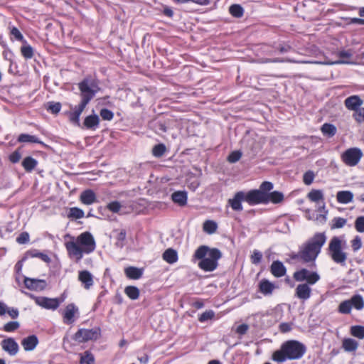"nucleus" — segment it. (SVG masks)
<instances>
[{
  "instance_id": "nucleus-52",
  "label": "nucleus",
  "mask_w": 364,
  "mask_h": 364,
  "mask_svg": "<svg viewBox=\"0 0 364 364\" xmlns=\"http://www.w3.org/2000/svg\"><path fill=\"white\" fill-rule=\"evenodd\" d=\"M61 109V104L60 102H50L48 104L47 110L53 114H58Z\"/></svg>"
},
{
  "instance_id": "nucleus-20",
  "label": "nucleus",
  "mask_w": 364,
  "mask_h": 364,
  "mask_svg": "<svg viewBox=\"0 0 364 364\" xmlns=\"http://www.w3.org/2000/svg\"><path fill=\"white\" fill-rule=\"evenodd\" d=\"M100 117L94 114L86 117L82 124V128L95 131L99 127Z\"/></svg>"
},
{
  "instance_id": "nucleus-50",
  "label": "nucleus",
  "mask_w": 364,
  "mask_h": 364,
  "mask_svg": "<svg viewBox=\"0 0 364 364\" xmlns=\"http://www.w3.org/2000/svg\"><path fill=\"white\" fill-rule=\"evenodd\" d=\"M215 316V312L213 310H208L201 314L198 318L200 322L203 323L211 320Z\"/></svg>"
},
{
  "instance_id": "nucleus-42",
  "label": "nucleus",
  "mask_w": 364,
  "mask_h": 364,
  "mask_svg": "<svg viewBox=\"0 0 364 364\" xmlns=\"http://www.w3.org/2000/svg\"><path fill=\"white\" fill-rule=\"evenodd\" d=\"M350 333L359 339L364 338V326L359 325L352 326L350 327Z\"/></svg>"
},
{
  "instance_id": "nucleus-19",
  "label": "nucleus",
  "mask_w": 364,
  "mask_h": 364,
  "mask_svg": "<svg viewBox=\"0 0 364 364\" xmlns=\"http://www.w3.org/2000/svg\"><path fill=\"white\" fill-rule=\"evenodd\" d=\"M38 338L36 335H30L21 340V344L26 351L33 350L38 344Z\"/></svg>"
},
{
  "instance_id": "nucleus-63",
  "label": "nucleus",
  "mask_w": 364,
  "mask_h": 364,
  "mask_svg": "<svg viewBox=\"0 0 364 364\" xmlns=\"http://www.w3.org/2000/svg\"><path fill=\"white\" fill-rule=\"evenodd\" d=\"M107 208L112 213H118L121 209V204L118 201H112L107 205Z\"/></svg>"
},
{
  "instance_id": "nucleus-3",
  "label": "nucleus",
  "mask_w": 364,
  "mask_h": 364,
  "mask_svg": "<svg viewBox=\"0 0 364 364\" xmlns=\"http://www.w3.org/2000/svg\"><path fill=\"white\" fill-rule=\"evenodd\" d=\"M306 352V346L296 340H289L284 342L279 350L274 352L272 360L283 363L287 360H299Z\"/></svg>"
},
{
  "instance_id": "nucleus-35",
  "label": "nucleus",
  "mask_w": 364,
  "mask_h": 364,
  "mask_svg": "<svg viewBox=\"0 0 364 364\" xmlns=\"http://www.w3.org/2000/svg\"><path fill=\"white\" fill-rule=\"evenodd\" d=\"M229 12L233 17L240 18L244 15V9L240 4H232L229 7Z\"/></svg>"
},
{
  "instance_id": "nucleus-55",
  "label": "nucleus",
  "mask_w": 364,
  "mask_h": 364,
  "mask_svg": "<svg viewBox=\"0 0 364 364\" xmlns=\"http://www.w3.org/2000/svg\"><path fill=\"white\" fill-rule=\"evenodd\" d=\"M362 240L358 235H356L351 241V247L354 252L358 251L362 247Z\"/></svg>"
},
{
  "instance_id": "nucleus-34",
  "label": "nucleus",
  "mask_w": 364,
  "mask_h": 364,
  "mask_svg": "<svg viewBox=\"0 0 364 364\" xmlns=\"http://www.w3.org/2000/svg\"><path fill=\"white\" fill-rule=\"evenodd\" d=\"M267 203L269 201L273 203H278L282 202L284 199L283 193L279 191H273L269 193H267Z\"/></svg>"
},
{
  "instance_id": "nucleus-32",
  "label": "nucleus",
  "mask_w": 364,
  "mask_h": 364,
  "mask_svg": "<svg viewBox=\"0 0 364 364\" xmlns=\"http://www.w3.org/2000/svg\"><path fill=\"white\" fill-rule=\"evenodd\" d=\"M163 259L169 264H173L178 260L177 252L172 248H168L163 253Z\"/></svg>"
},
{
  "instance_id": "nucleus-25",
  "label": "nucleus",
  "mask_w": 364,
  "mask_h": 364,
  "mask_svg": "<svg viewBox=\"0 0 364 364\" xmlns=\"http://www.w3.org/2000/svg\"><path fill=\"white\" fill-rule=\"evenodd\" d=\"M80 200L83 204L91 205L96 202V195L92 190H85L80 194Z\"/></svg>"
},
{
  "instance_id": "nucleus-54",
  "label": "nucleus",
  "mask_w": 364,
  "mask_h": 364,
  "mask_svg": "<svg viewBox=\"0 0 364 364\" xmlns=\"http://www.w3.org/2000/svg\"><path fill=\"white\" fill-rule=\"evenodd\" d=\"M100 117L104 120L110 121L114 117V113L111 110H109L107 108L102 109L100 112Z\"/></svg>"
},
{
  "instance_id": "nucleus-5",
  "label": "nucleus",
  "mask_w": 364,
  "mask_h": 364,
  "mask_svg": "<svg viewBox=\"0 0 364 364\" xmlns=\"http://www.w3.org/2000/svg\"><path fill=\"white\" fill-rule=\"evenodd\" d=\"M80 92L81 102L88 105L100 90L97 80L92 77H85L78 83Z\"/></svg>"
},
{
  "instance_id": "nucleus-11",
  "label": "nucleus",
  "mask_w": 364,
  "mask_h": 364,
  "mask_svg": "<svg viewBox=\"0 0 364 364\" xmlns=\"http://www.w3.org/2000/svg\"><path fill=\"white\" fill-rule=\"evenodd\" d=\"M0 346L2 350L10 356H15L19 350L18 343L11 337L3 339L0 342Z\"/></svg>"
},
{
  "instance_id": "nucleus-13",
  "label": "nucleus",
  "mask_w": 364,
  "mask_h": 364,
  "mask_svg": "<svg viewBox=\"0 0 364 364\" xmlns=\"http://www.w3.org/2000/svg\"><path fill=\"white\" fill-rule=\"evenodd\" d=\"M25 287L33 291H43L47 287V282L44 279H31L29 277L24 278Z\"/></svg>"
},
{
  "instance_id": "nucleus-49",
  "label": "nucleus",
  "mask_w": 364,
  "mask_h": 364,
  "mask_svg": "<svg viewBox=\"0 0 364 364\" xmlns=\"http://www.w3.org/2000/svg\"><path fill=\"white\" fill-rule=\"evenodd\" d=\"M242 152L239 150L232 151L228 156V161L234 164L237 162L242 157Z\"/></svg>"
},
{
  "instance_id": "nucleus-47",
  "label": "nucleus",
  "mask_w": 364,
  "mask_h": 364,
  "mask_svg": "<svg viewBox=\"0 0 364 364\" xmlns=\"http://www.w3.org/2000/svg\"><path fill=\"white\" fill-rule=\"evenodd\" d=\"M166 148L164 144L155 145L152 149V154L156 157L162 156L166 152Z\"/></svg>"
},
{
  "instance_id": "nucleus-23",
  "label": "nucleus",
  "mask_w": 364,
  "mask_h": 364,
  "mask_svg": "<svg viewBox=\"0 0 364 364\" xmlns=\"http://www.w3.org/2000/svg\"><path fill=\"white\" fill-rule=\"evenodd\" d=\"M270 271L271 273L275 277H282L284 276L287 273V269L284 264L279 261H274L270 267Z\"/></svg>"
},
{
  "instance_id": "nucleus-1",
  "label": "nucleus",
  "mask_w": 364,
  "mask_h": 364,
  "mask_svg": "<svg viewBox=\"0 0 364 364\" xmlns=\"http://www.w3.org/2000/svg\"><path fill=\"white\" fill-rule=\"evenodd\" d=\"M326 241L324 233H316L312 237L303 243L298 252L291 256L293 259H300L304 262H315Z\"/></svg>"
},
{
  "instance_id": "nucleus-27",
  "label": "nucleus",
  "mask_w": 364,
  "mask_h": 364,
  "mask_svg": "<svg viewBox=\"0 0 364 364\" xmlns=\"http://www.w3.org/2000/svg\"><path fill=\"white\" fill-rule=\"evenodd\" d=\"M336 199L341 204H348L353 201V193L350 191H340L336 194Z\"/></svg>"
},
{
  "instance_id": "nucleus-51",
  "label": "nucleus",
  "mask_w": 364,
  "mask_h": 364,
  "mask_svg": "<svg viewBox=\"0 0 364 364\" xmlns=\"http://www.w3.org/2000/svg\"><path fill=\"white\" fill-rule=\"evenodd\" d=\"M19 326L20 325L18 321H9L4 326L3 330L6 332H13L17 330L19 328Z\"/></svg>"
},
{
  "instance_id": "nucleus-17",
  "label": "nucleus",
  "mask_w": 364,
  "mask_h": 364,
  "mask_svg": "<svg viewBox=\"0 0 364 364\" xmlns=\"http://www.w3.org/2000/svg\"><path fill=\"white\" fill-rule=\"evenodd\" d=\"M78 280L84 289L88 290L94 284L93 275L88 270H82L78 272Z\"/></svg>"
},
{
  "instance_id": "nucleus-6",
  "label": "nucleus",
  "mask_w": 364,
  "mask_h": 364,
  "mask_svg": "<svg viewBox=\"0 0 364 364\" xmlns=\"http://www.w3.org/2000/svg\"><path fill=\"white\" fill-rule=\"evenodd\" d=\"M328 250L334 262L345 265L347 254L343 250L342 241L338 237H333L328 245Z\"/></svg>"
},
{
  "instance_id": "nucleus-30",
  "label": "nucleus",
  "mask_w": 364,
  "mask_h": 364,
  "mask_svg": "<svg viewBox=\"0 0 364 364\" xmlns=\"http://www.w3.org/2000/svg\"><path fill=\"white\" fill-rule=\"evenodd\" d=\"M38 165V161L32 156H26L22 161V166L26 172H31Z\"/></svg>"
},
{
  "instance_id": "nucleus-62",
  "label": "nucleus",
  "mask_w": 364,
  "mask_h": 364,
  "mask_svg": "<svg viewBox=\"0 0 364 364\" xmlns=\"http://www.w3.org/2000/svg\"><path fill=\"white\" fill-rule=\"evenodd\" d=\"M11 34L17 40L20 41L24 43H26V41L24 40L23 35L20 32V31L16 28L13 27L11 31Z\"/></svg>"
},
{
  "instance_id": "nucleus-33",
  "label": "nucleus",
  "mask_w": 364,
  "mask_h": 364,
  "mask_svg": "<svg viewBox=\"0 0 364 364\" xmlns=\"http://www.w3.org/2000/svg\"><path fill=\"white\" fill-rule=\"evenodd\" d=\"M352 308L356 310H362L364 308V299L360 294H355L349 299Z\"/></svg>"
},
{
  "instance_id": "nucleus-8",
  "label": "nucleus",
  "mask_w": 364,
  "mask_h": 364,
  "mask_svg": "<svg viewBox=\"0 0 364 364\" xmlns=\"http://www.w3.org/2000/svg\"><path fill=\"white\" fill-rule=\"evenodd\" d=\"M363 153L359 148L353 147L346 150L341 155L343 162L348 166H355L360 161Z\"/></svg>"
},
{
  "instance_id": "nucleus-48",
  "label": "nucleus",
  "mask_w": 364,
  "mask_h": 364,
  "mask_svg": "<svg viewBox=\"0 0 364 364\" xmlns=\"http://www.w3.org/2000/svg\"><path fill=\"white\" fill-rule=\"evenodd\" d=\"M95 359L93 355L89 352L85 351L84 355L80 357L81 364H94Z\"/></svg>"
},
{
  "instance_id": "nucleus-26",
  "label": "nucleus",
  "mask_w": 364,
  "mask_h": 364,
  "mask_svg": "<svg viewBox=\"0 0 364 364\" xmlns=\"http://www.w3.org/2000/svg\"><path fill=\"white\" fill-rule=\"evenodd\" d=\"M172 200L180 206H184L187 204V193L186 191H175L171 195Z\"/></svg>"
},
{
  "instance_id": "nucleus-59",
  "label": "nucleus",
  "mask_w": 364,
  "mask_h": 364,
  "mask_svg": "<svg viewBox=\"0 0 364 364\" xmlns=\"http://www.w3.org/2000/svg\"><path fill=\"white\" fill-rule=\"evenodd\" d=\"M9 161L13 164L18 163L21 159V153L19 149L15 150L9 156Z\"/></svg>"
},
{
  "instance_id": "nucleus-28",
  "label": "nucleus",
  "mask_w": 364,
  "mask_h": 364,
  "mask_svg": "<svg viewBox=\"0 0 364 364\" xmlns=\"http://www.w3.org/2000/svg\"><path fill=\"white\" fill-rule=\"evenodd\" d=\"M124 274L127 277L131 279H139L143 274V269L136 267H128L124 269Z\"/></svg>"
},
{
  "instance_id": "nucleus-12",
  "label": "nucleus",
  "mask_w": 364,
  "mask_h": 364,
  "mask_svg": "<svg viewBox=\"0 0 364 364\" xmlns=\"http://www.w3.org/2000/svg\"><path fill=\"white\" fill-rule=\"evenodd\" d=\"M35 302L37 305L46 309H57L60 304L58 299H51L45 296H37L35 298Z\"/></svg>"
},
{
  "instance_id": "nucleus-40",
  "label": "nucleus",
  "mask_w": 364,
  "mask_h": 364,
  "mask_svg": "<svg viewBox=\"0 0 364 364\" xmlns=\"http://www.w3.org/2000/svg\"><path fill=\"white\" fill-rule=\"evenodd\" d=\"M346 219L341 217H336L331 220L330 223L331 229L334 230L342 228L346 225Z\"/></svg>"
},
{
  "instance_id": "nucleus-36",
  "label": "nucleus",
  "mask_w": 364,
  "mask_h": 364,
  "mask_svg": "<svg viewBox=\"0 0 364 364\" xmlns=\"http://www.w3.org/2000/svg\"><path fill=\"white\" fill-rule=\"evenodd\" d=\"M308 198L312 202H318L323 200V193L321 190L312 189L307 196Z\"/></svg>"
},
{
  "instance_id": "nucleus-39",
  "label": "nucleus",
  "mask_w": 364,
  "mask_h": 364,
  "mask_svg": "<svg viewBox=\"0 0 364 364\" xmlns=\"http://www.w3.org/2000/svg\"><path fill=\"white\" fill-rule=\"evenodd\" d=\"M203 228L208 234H213L218 229V225L215 221L208 220L204 222Z\"/></svg>"
},
{
  "instance_id": "nucleus-10",
  "label": "nucleus",
  "mask_w": 364,
  "mask_h": 364,
  "mask_svg": "<svg viewBox=\"0 0 364 364\" xmlns=\"http://www.w3.org/2000/svg\"><path fill=\"white\" fill-rule=\"evenodd\" d=\"M99 332L95 329H79L73 336V339L78 343H83L90 340H96Z\"/></svg>"
},
{
  "instance_id": "nucleus-21",
  "label": "nucleus",
  "mask_w": 364,
  "mask_h": 364,
  "mask_svg": "<svg viewBox=\"0 0 364 364\" xmlns=\"http://www.w3.org/2000/svg\"><path fill=\"white\" fill-rule=\"evenodd\" d=\"M344 104L349 110L355 111L363 104V100L358 95H351L345 100Z\"/></svg>"
},
{
  "instance_id": "nucleus-7",
  "label": "nucleus",
  "mask_w": 364,
  "mask_h": 364,
  "mask_svg": "<svg viewBox=\"0 0 364 364\" xmlns=\"http://www.w3.org/2000/svg\"><path fill=\"white\" fill-rule=\"evenodd\" d=\"M293 278L296 282H306L304 284L313 286L320 280L321 277L316 271H310L306 268H301L294 272Z\"/></svg>"
},
{
  "instance_id": "nucleus-56",
  "label": "nucleus",
  "mask_w": 364,
  "mask_h": 364,
  "mask_svg": "<svg viewBox=\"0 0 364 364\" xmlns=\"http://www.w3.org/2000/svg\"><path fill=\"white\" fill-rule=\"evenodd\" d=\"M314 177V173L312 171H308L304 174L303 181L306 185L309 186L313 183Z\"/></svg>"
},
{
  "instance_id": "nucleus-53",
  "label": "nucleus",
  "mask_w": 364,
  "mask_h": 364,
  "mask_svg": "<svg viewBox=\"0 0 364 364\" xmlns=\"http://www.w3.org/2000/svg\"><path fill=\"white\" fill-rule=\"evenodd\" d=\"M250 259L252 264H258L262 261V253L257 250H254Z\"/></svg>"
},
{
  "instance_id": "nucleus-44",
  "label": "nucleus",
  "mask_w": 364,
  "mask_h": 364,
  "mask_svg": "<svg viewBox=\"0 0 364 364\" xmlns=\"http://www.w3.org/2000/svg\"><path fill=\"white\" fill-rule=\"evenodd\" d=\"M351 309L352 306L349 299L342 301L338 306V311L343 314H349Z\"/></svg>"
},
{
  "instance_id": "nucleus-37",
  "label": "nucleus",
  "mask_w": 364,
  "mask_h": 364,
  "mask_svg": "<svg viewBox=\"0 0 364 364\" xmlns=\"http://www.w3.org/2000/svg\"><path fill=\"white\" fill-rule=\"evenodd\" d=\"M124 293L132 300H136L139 296V289L134 286H127L124 289Z\"/></svg>"
},
{
  "instance_id": "nucleus-38",
  "label": "nucleus",
  "mask_w": 364,
  "mask_h": 364,
  "mask_svg": "<svg viewBox=\"0 0 364 364\" xmlns=\"http://www.w3.org/2000/svg\"><path fill=\"white\" fill-rule=\"evenodd\" d=\"M321 132L323 135L332 137L336 133V127L331 124L325 123L321 127Z\"/></svg>"
},
{
  "instance_id": "nucleus-41",
  "label": "nucleus",
  "mask_w": 364,
  "mask_h": 364,
  "mask_svg": "<svg viewBox=\"0 0 364 364\" xmlns=\"http://www.w3.org/2000/svg\"><path fill=\"white\" fill-rule=\"evenodd\" d=\"M26 256L31 257H38V258L41 259L43 262H50V258L48 257V255L43 254L42 252H40L36 250L28 251L26 254Z\"/></svg>"
},
{
  "instance_id": "nucleus-60",
  "label": "nucleus",
  "mask_w": 364,
  "mask_h": 364,
  "mask_svg": "<svg viewBox=\"0 0 364 364\" xmlns=\"http://www.w3.org/2000/svg\"><path fill=\"white\" fill-rule=\"evenodd\" d=\"M274 48L281 53H288L291 50V46L284 43H279L274 46Z\"/></svg>"
},
{
  "instance_id": "nucleus-22",
  "label": "nucleus",
  "mask_w": 364,
  "mask_h": 364,
  "mask_svg": "<svg viewBox=\"0 0 364 364\" xmlns=\"http://www.w3.org/2000/svg\"><path fill=\"white\" fill-rule=\"evenodd\" d=\"M87 105L80 101V103L74 107L73 111L69 115V119L72 123L80 126V117Z\"/></svg>"
},
{
  "instance_id": "nucleus-24",
  "label": "nucleus",
  "mask_w": 364,
  "mask_h": 364,
  "mask_svg": "<svg viewBox=\"0 0 364 364\" xmlns=\"http://www.w3.org/2000/svg\"><path fill=\"white\" fill-rule=\"evenodd\" d=\"M276 288L274 284L263 279L259 283V290L264 296L271 295Z\"/></svg>"
},
{
  "instance_id": "nucleus-46",
  "label": "nucleus",
  "mask_w": 364,
  "mask_h": 364,
  "mask_svg": "<svg viewBox=\"0 0 364 364\" xmlns=\"http://www.w3.org/2000/svg\"><path fill=\"white\" fill-rule=\"evenodd\" d=\"M126 236H127L126 230L124 229L121 230L119 231V232L118 233L117 238H116L115 245L117 247L122 248L124 246Z\"/></svg>"
},
{
  "instance_id": "nucleus-61",
  "label": "nucleus",
  "mask_w": 364,
  "mask_h": 364,
  "mask_svg": "<svg viewBox=\"0 0 364 364\" xmlns=\"http://www.w3.org/2000/svg\"><path fill=\"white\" fill-rule=\"evenodd\" d=\"M29 241V234L27 232H21L16 238L18 244H26Z\"/></svg>"
},
{
  "instance_id": "nucleus-31",
  "label": "nucleus",
  "mask_w": 364,
  "mask_h": 364,
  "mask_svg": "<svg viewBox=\"0 0 364 364\" xmlns=\"http://www.w3.org/2000/svg\"><path fill=\"white\" fill-rule=\"evenodd\" d=\"M17 140L21 143H36L44 145L37 136L28 134H21Z\"/></svg>"
},
{
  "instance_id": "nucleus-58",
  "label": "nucleus",
  "mask_w": 364,
  "mask_h": 364,
  "mask_svg": "<svg viewBox=\"0 0 364 364\" xmlns=\"http://www.w3.org/2000/svg\"><path fill=\"white\" fill-rule=\"evenodd\" d=\"M355 230L359 232H364V216H359L355 221Z\"/></svg>"
},
{
  "instance_id": "nucleus-57",
  "label": "nucleus",
  "mask_w": 364,
  "mask_h": 364,
  "mask_svg": "<svg viewBox=\"0 0 364 364\" xmlns=\"http://www.w3.org/2000/svg\"><path fill=\"white\" fill-rule=\"evenodd\" d=\"M353 117L358 123H364V108H358L354 111Z\"/></svg>"
},
{
  "instance_id": "nucleus-16",
  "label": "nucleus",
  "mask_w": 364,
  "mask_h": 364,
  "mask_svg": "<svg viewBox=\"0 0 364 364\" xmlns=\"http://www.w3.org/2000/svg\"><path fill=\"white\" fill-rule=\"evenodd\" d=\"M338 56L341 58L339 60H330L328 59H326L323 62H314L315 63H321L325 65H336V64H345L348 63V61L342 60L343 58H350L353 55V53L350 50H343L338 53Z\"/></svg>"
},
{
  "instance_id": "nucleus-45",
  "label": "nucleus",
  "mask_w": 364,
  "mask_h": 364,
  "mask_svg": "<svg viewBox=\"0 0 364 364\" xmlns=\"http://www.w3.org/2000/svg\"><path fill=\"white\" fill-rule=\"evenodd\" d=\"M68 217L75 219H80L84 217V211L77 207L71 208L69 210Z\"/></svg>"
},
{
  "instance_id": "nucleus-29",
  "label": "nucleus",
  "mask_w": 364,
  "mask_h": 364,
  "mask_svg": "<svg viewBox=\"0 0 364 364\" xmlns=\"http://www.w3.org/2000/svg\"><path fill=\"white\" fill-rule=\"evenodd\" d=\"M342 347L346 352H353L357 350L358 343L353 338H345L343 340Z\"/></svg>"
},
{
  "instance_id": "nucleus-2",
  "label": "nucleus",
  "mask_w": 364,
  "mask_h": 364,
  "mask_svg": "<svg viewBox=\"0 0 364 364\" xmlns=\"http://www.w3.org/2000/svg\"><path fill=\"white\" fill-rule=\"evenodd\" d=\"M65 248L70 257H75L77 262L82 259L83 254H90L96 248L94 237L90 232H85L77 236L75 241L65 242Z\"/></svg>"
},
{
  "instance_id": "nucleus-43",
  "label": "nucleus",
  "mask_w": 364,
  "mask_h": 364,
  "mask_svg": "<svg viewBox=\"0 0 364 364\" xmlns=\"http://www.w3.org/2000/svg\"><path fill=\"white\" fill-rule=\"evenodd\" d=\"M25 43L26 44L21 48V55L26 59H31L33 57V49L30 45L27 44L26 43Z\"/></svg>"
},
{
  "instance_id": "nucleus-4",
  "label": "nucleus",
  "mask_w": 364,
  "mask_h": 364,
  "mask_svg": "<svg viewBox=\"0 0 364 364\" xmlns=\"http://www.w3.org/2000/svg\"><path fill=\"white\" fill-rule=\"evenodd\" d=\"M193 257L200 262L198 266L205 272H213L218 266V260L222 257V252L218 248L200 246L194 252Z\"/></svg>"
},
{
  "instance_id": "nucleus-64",
  "label": "nucleus",
  "mask_w": 364,
  "mask_h": 364,
  "mask_svg": "<svg viewBox=\"0 0 364 364\" xmlns=\"http://www.w3.org/2000/svg\"><path fill=\"white\" fill-rule=\"evenodd\" d=\"M273 188V183L269 181H264L259 186L260 191H263L264 193H267L270 191Z\"/></svg>"
},
{
  "instance_id": "nucleus-9",
  "label": "nucleus",
  "mask_w": 364,
  "mask_h": 364,
  "mask_svg": "<svg viewBox=\"0 0 364 364\" xmlns=\"http://www.w3.org/2000/svg\"><path fill=\"white\" fill-rule=\"evenodd\" d=\"M267 193L260 191L257 189L251 190L245 192V199L250 205H255L260 203L267 204Z\"/></svg>"
},
{
  "instance_id": "nucleus-14",
  "label": "nucleus",
  "mask_w": 364,
  "mask_h": 364,
  "mask_svg": "<svg viewBox=\"0 0 364 364\" xmlns=\"http://www.w3.org/2000/svg\"><path fill=\"white\" fill-rule=\"evenodd\" d=\"M294 296L303 302L310 299L311 296V285L308 284H299L295 289Z\"/></svg>"
},
{
  "instance_id": "nucleus-15",
  "label": "nucleus",
  "mask_w": 364,
  "mask_h": 364,
  "mask_svg": "<svg viewBox=\"0 0 364 364\" xmlns=\"http://www.w3.org/2000/svg\"><path fill=\"white\" fill-rule=\"evenodd\" d=\"M242 201H245V191H241L235 193L234 196L228 200V204L233 210L240 212L243 210Z\"/></svg>"
},
{
  "instance_id": "nucleus-18",
  "label": "nucleus",
  "mask_w": 364,
  "mask_h": 364,
  "mask_svg": "<svg viewBox=\"0 0 364 364\" xmlns=\"http://www.w3.org/2000/svg\"><path fill=\"white\" fill-rule=\"evenodd\" d=\"M78 313V308L74 304H69L63 313V321L66 324H71L75 321V314Z\"/></svg>"
}]
</instances>
